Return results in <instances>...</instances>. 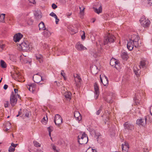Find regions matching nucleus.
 I'll list each match as a JSON object with an SVG mask.
<instances>
[{
	"instance_id": "f257e3e1",
	"label": "nucleus",
	"mask_w": 152,
	"mask_h": 152,
	"mask_svg": "<svg viewBox=\"0 0 152 152\" xmlns=\"http://www.w3.org/2000/svg\"><path fill=\"white\" fill-rule=\"evenodd\" d=\"M139 37L137 35L133 34L131 38L128 41L127 47L129 50H132L134 47L138 48L140 46L141 43L139 40Z\"/></svg>"
},
{
	"instance_id": "f03ea898",
	"label": "nucleus",
	"mask_w": 152,
	"mask_h": 152,
	"mask_svg": "<svg viewBox=\"0 0 152 152\" xmlns=\"http://www.w3.org/2000/svg\"><path fill=\"white\" fill-rule=\"evenodd\" d=\"M77 138L78 142L80 144H86L88 141V137L85 133L80 134Z\"/></svg>"
},
{
	"instance_id": "7ed1b4c3",
	"label": "nucleus",
	"mask_w": 152,
	"mask_h": 152,
	"mask_svg": "<svg viewBox=\"0 0 152 152\" xmlns=\"http://www.w3.org/2000/svg\"><path fill=\"white\" fill-rule=\"evenodd\" d=\"M115 38V37L112 34H108L107 37L104 38V44L108 45L109 44L113 42L114 41Z\"/></svg>"
},
{
	"instance_id": "20e7f679",
	"label": "nucleus",
	"mask_w": 152,
	"mask_h": 152,
	"mask_svg": "<svg viewBox=\"0 0 152 152\" xmlns=\"http://www.w3.org/2000/svg\"><path fill=\"white\" fill-rule=\"evenodd\" d=\"M39 74L37 73L34 75L33 76V78L35 83H38L39 85H40L44 83H40L41 81H42L44 82L45 80L42 78V76Z\"/></svg>"
},
{
	"instance_id": "39448f33",
	"label": "nucleus",
	"mask_w": 152,
	"mask_h": 152,
	"mask_svg": "<svg viewBox=\"0 0 152 152\" xmlns=\"http://www.w3.org/2000/svg\"><path fill=\"white\" fill-rule=\"evenodd\" d=\"M140 21L141 25L144 28L148 27L150 24V21L148 19H146L144 16H142Z\"/></svg>"
},
{
	"instance_id": "423d86ee",
	"label": "nucleus",
	"mask_w": 152,
	"mask_h": 152,
	"mask_svg": "<svg viewBox=\"0 0 152 152\" xmlns=\"http://www.w3.org/2000/svg\"><path fill=\"white\" fill-rule=\"evenodd\" d=\"M19 46L23 50L27 51L29 50L31 48H32V46L29 45L28 42L26 41L23 42L19 44Z\"/></svg>"
},
{
	"instance_id": "0eeeda50",
	"label": "nucleus",
	"mask_w": 152,
	"mask_h": 152,
	"mask_svg": "<svg viewBox=\"0 0 152 152\" xmlns=\"http://www.w3.org/2000/svg\"><path fill=\"white\" fill-rule=\"evenodd\" d=\"M73 76L74 77L76 86L77 88H80V82L82 81L81 77L77 74H74Z\"/></svg>"
},
{
	"instance_id": "6e6552de",
	"label": "nucleus",
	"mask_w": 152,
	"mask_h": 152,
	"mask_svg": "<svg viewBox=\"0 0 152 152\" xmlns=\"http://www.w3.org/2000/svg\"><path fill=\"white\" fill-rule=\"evenodd\" d=\"M54 122L55 124L59 127L62 123V118L59 115L57 114L55 115Z\"/></svg>"
},
{
	"instance_id": "1a4fd4ad",
	"label": "nucleus",
	"mask_w": 152,
	"mask_h": 152,
	"mask_svg": "<svg viewBox=\"0 0 152 152\" xmlns=\"http://www.w3.org/2000/svg\"><path fill=\"white\" fill-rule=\"evenodd\" d=\"M10 103L12 107L14 106L16 104L17 99L13 92H12L10 98Z\"/></svg>"
},
{
	"instance_id": "9d476101",
	"label": "nucleus",
	"mask_w": 152,
	"mask_h": 152,
	"mask_svg": "<svg viewBox=\"0 0 152 152\" xmlns=\"http://www.w3.org/2000/svg\"><path fill=\"white\" fill-rule=\"evenodd\" d=\"M136 96L134 97V100L137 104H140V99L144 95V93L142 91H139L138 94H136Z\"/></svg>"
},
{
	"instance_id": "9b49d317",
	"label": "nucleus",
	"mask_w": 152,
	"mask_h": 152,
	"mask_svg": "<svg viewBox=\"0 0 152 152\" xmlns=\"http://www.w3.org/2000/svg\"><path fill=\"white\" fill-rule=\"evenodd\" d=\"M110 64L118 69L119 67V62L115 58L112 59L110 62Z\"/></svg>"
},
{
	"instance_id": "f8f14e48",
	"label": "nucleus",
	"mask_w": 152,
	"mask_h": 152,
	"mask_svg": "<svg viewBox=\"0 0 152 152\" xmlns=\"http://www.w3.org/2000/svg\"><path fill=\"white\" fill-rule=\"evenodd\" d=\"M146 117H145L144 118L138 119L137 121L136 124L140 126H144L146 123Z\"/></svg>"
},
{
	"instance_id": "ddd939ff",
	"label": "nucleus",
	"mask_w": 152,
	"mask_h": 152,
	"mask_svg": "<svg viewBox=\"0 0 152 152\" xmlns=\"http://www.w3.org/2000/svg\"><path fill=\"white\" fill-rule=\"evenodd\" d=\"M94 94L95 96L94 97L96 99H97L99 96V86L96 83H95L94 85Z\"/></svg>"
},
{
	"instance_id": "4468645a",
	"label": "nucleus",
	"mask_w": 152,
	"mask_h": 152,
	"mask_svg": "<svg viewBox=\"0 0 152 152\" xmlns=\"http://www.w3.org/2000/svg\"><path fill=\"white\" fill-rule=\"evenodd\" d=\"M34 14L35 19L36 20L38 21L41 20L42 15V13L40 11H35Z\"/></svg>"
},
{
	"instance_id": "2eb2a0df",
	"label": "nucleus",
	"mask_w": 152,
	"mask_h": 152,
	"mask_svg": "<svg viewBox=\"0 0 152 152\" xmlns=\"http://www.w3.org/2000/svg\"><path fill=\"white\" fill-rule=\"evenodd\" d=\"M125 129L128 130H132L134 129V126L128 122H125L124 124Z\"/></svg>"
},
{
	"instance_id": "dca6fc26",
	"label": "nucleus",
	"mask_w": 152,
	"mask_h": 152,
	"mask_svg": "<svg viewBox=\"0 0 152 152\" xmlns=\"http://www.w3.org/2000/svg\"><path fill=\"white\" fill-rule=\"evenodd\" d=\"M76 48L77 50L80 51L87 50L86 48L80 42L77 43L76 45Z\"/></svg>"
},
{
	"instance_id": "f3484780",
	"label": "nucleus",
	"mask_w": 152,
	"mask_h": 152,
	"mask_svg": "<svg viewBox=\"0 0 152 152\" xmlns=\"http://www.w3.org/2000/svg\"><path fill=\"white\" fill-rule=\"evenodd\" d=\"M23 37V35L20 33L17 34L14 37V41L15 42L19 41Z\"/></svg>"
},
{
	"instance_id": "a211bd4d",
	"label": "nucleus",
	"mask_w": 152,
	"mask_h": 152,
	"mask_svg": "<svg viewBox=\"0 0 152 152\" xmlns=\"http://www.w3.org/2000/svg\"><path fill=\"white\" fill-rule=\"evenodd\" d=\"M100 79L101 82L102 83L104 86H106L108 84V80L107 77L104 76L102 79L100 75Z\"/></svg>"
},
{
	"instance_id": "6ab92c4d",
	"label": "nucleus",
	"mask_w": 152,
	"mask_h": 152,
	"mask_svg": "<svg viewBox=\"0 0 152 152\" xmlns=\"http://www.w3.org/2000/svg\"><path fill=\"white\" fill-rule=\"evenodd\" d=\"M121 147L123 152H128L129 147L128 143H125L124 145L123 144Z\"/></svg>"
},
{
	"instance_id": "aec40b11",
	"label": "nucleus",
	"mask_w": 152,
	"mask_h": 152,
	"mask_svg": "<svg viewBox=\"0 0 152 152\" xmlns=\"http://www.w3.org/2000/svg\"><path fill=\"white\" fill-rule=\"evenodd\" d=\"M74 115L76 119L78 121H80L82 119L80 113L77 111L74 112Z\"/></svg>"
},
{
	"instance_id": "412c9836",
	"label": "nucleus",
	"mask_w": 152,
	"mask_h": 152,
	"mask_svg": "<svg viewBox=\"0 0 152 152\" xmlns=\"http://www.w3.org/2000/svg\"><path fill=\"white\" fill-rule=\"evenodd\" d=\"M25 21L26 23L28 25H31L33 23V20L30 17H26L25 18Z\"/></svg>"
},
{
	"instance_id": "4be33fe9",
	"label": "nucleus",
	"mask_w": 152,
	"mask_h": 152,
	"mask_svg": "<svg viewBox=\"0 0 152 152\" xmlns=\"http://www.w3.org/2000/svg\"><path fill=\"white\" fill-rule=\"evenodd\" d=\"M121 55L123 59L126 60L128 58V55L127 53L125 50L122 51Z\"/></svg>"
},
{
	"instance_id": "5701e85b",
	"label": "nucleus",
	"mask_w": 152,
	"mask_h": 152,
	"mask_svg": "<svg viewBox=\"0 0 152 152\" xmlns=\"http://www.w3.org/2000/svg\"><path fill=\"white\" fill-rule=\"evenodd\" d=\"M29 87H28V89L31 91H33L35 90L36 85L35 83L31 84L28 85Z\"/></svg>"
},
{
	"instance_id": "b1692460",
	"label": "nucleus",
	"mask_w": 152,
	"mask_h": 152,
	"mask_svg": "<svg viewBox=\"0 0 152 152\" xmlns=\"http://www.w3.org/2000/svg\"><path fill=\"white\" fill-rule=\"evenodd\" d=\"M38 26L40 30H44L46 29L44 23L42 21L39 24Z\"/></svg>"
},
{
	"instance_id": "393cba45",
	"label": "nucleus",
	"mask_w": 152,
	"mask_h": 152,
	"mask_svg": "<svg viewBox=\"0 0 152 152\" xmlns=\"http://www.w3.org/2000/svg\"><path fill=\"white\" fill-rule=\"evenodd\" d=\"M72 94L70 92H66L64 93V96L65 98L67 99H71V96Z\"/></svg>"
},
{
	"instance_id": "a878e982",
	"label": "nucleus",
	"mask_w": 152,
	"mask_h": 152,
	"mask_svg": "<svg viewBox=\"0 0 152 152\" xmlns=\"http://www.w3.org/2000/svg\"><path fill=\"white\" fill-rule=\"evenodd\" d=\"M93 9L94 12L98 14L101 13L102 11V9L101 6H100L98 9L96 8L95 7H94Z\"/></svg>"
},
{
	"instance_id": "bb28decb",
	"label": "nucleus",
	"mask_w": 152,
	"mask_h": 152,
	"mask_svg": "<svg viewBox=\"0 0 152 152\" xmlns=\"http://www.w3.org/2000/svg\"><path fill=\"white\" fill-rule=\"evenodd\" d=\"M45 30L43 32V34L45 37H48L50 35V33L48 30L45 29Z\"/></svg>"
},
{
	"instance_id": "cd10ccee",
	"label": "nucleus",
	"mask_w": 152,
	"mask_h": 152,
	"mask_svg": "<svg viewBox=\"0 0 152 152\" xmlns=\"http://www.w3.org/2000/svg\"><path fill=\"white\" fill-rule=\"evenodd\" d=\"M134 72L135 74L137 76H139L140 73V72L139 71V69H138L137 67L135 66L134 67Z\"/></svg>"
},
{
	"instance_id": "c85d7f7f",
	"label": "nucleus",
	"mask_w": 152,
	"mask_h": 152,
	"mask_svg": "<svg viewBox=\"0 0 152 152\" xmlns=\"http://www.w3.org/2000/svg\"><path fill=\"white\" fill-rule=\"evenodd\" d=\"M92 55L95 58H97L100 56V53L96 51L93 52L92 53Z\"/></svg>"
},
{
	"instance_id": "c756f323",
	"label": "nucleus",
	"mask_w": 152,
	"mask_h": 152,
	"mask_svg": "<svg viewBox=\"0 0 152 152\" xmlns=\"http://www.w3.org/2000/svg\"><path fill=\"white\" fill-rule=\"evenodd\" d=\"M5 14H0V22H4V18Z\"/></svg>"
},
{
	"instance_id": "7c9ffc66",
	"label": "nucleus",
	"mask_w": 152,
	"mask_h": 152,
	"mask_svg": "<svg viewBox=\"0 0 152 152\" xmlns=\"http://www.w3.org/2000/svg\"><path fill=\"white\" fill-rule=\"evenodd\" d=\"M36 59L39 61L40 63L42 62V55H39L36 56Z\"/></svg>"
},
{
	"instance_id": "2f4dec72",
	"label": "nucleus",
	"mask_w": 152,
	"mask_h": 152,
	"mask_svg": "<svg viewBox=\"0 0 152 152\" xmlns=\"http://www.w3.org/2000/svg\"><path fill=\"white\" fill-rule=\"evenodd\" d=\"M0 64L1 67L3 68H5L7 67L6 63L3 60H1Z\"/></svg>"
},
{
	"instance_id": "473e14b6",
	"label": "nucleus",
	"mask_w": 152,
	"mask_h": 152,
	"mask_svg": "<svg viewBox=\"0 0 152 152\" xmlns=\"http://www.w3.org/2000/svg\"><path fill=\"white\" fill-rule=\"evenodd\" d=\"M145 60H142L141 61L140 63V68H141L142 67V68H144L146 64L145 63Z\"/></svg>"
},
{
	"instance_id": "72a5a7b5",
	"label": "nucleus",
	"mask_w": 152,
	"mask_h": 152,
	"mask_svg": "<svg viewBox=\"0 0 152 152\" xmlns=\"http://www.w3.org/2000/svg\"><path fill=\"white\" fill-rule=\"evenodd\" d=\"M105 100L107 102L109 103H112L113 102V100L111 99L109 96H108L107 98L105 99Z\"/></svg>"
},
{
	"instance_id": "f704fd0d",
	"label": "nucleus",
	"mask_w": 152,
	"mask_h": 152,
	"mask_svg": "<svg viewBox=\"0 0 152 152\" xmlns=\"http://www.w3.org/2000/svg\"><path fill=\"white\" fill-rule=\"evenodd\" d=\"M24 111L25 112V115L23 116L24 118L25 117H26L28 118L29 115V112L27 110H24Z\"/></svg>"
},
{
	"instance_id": "c9c22d12",
	"label": "nucleus",
	"mask_w": 152,
	"mask_h": 152,
	"mask_svg": "<svg viewBox=\"0 0 152 152\" xmlns=\"http://www.w3.org/2000/svg\"><path fill=\"white\" fill-rule=\"evenodd\" d=\"M79 8L80 10V15H83L84 13V10L85 8L83 7H80Z\"/></svg>"
},
{
	"instance_id": "e433bc0d",
	"label": "nucleus",
	"mask_w": 152,
	"mask_h": 152,
	"mask_svg": "<svg viewBox=\"0 0 152 152\" xmlns=\"http://www.w3.org/2000/svg\"><path fill=\"white\" fill-rule=\"evenodd\" d=\"M4 106L5 108L7 107L10 105V104L8 101H4Z\"/></svg>"
},
{
	"instance_id": "4c0bfd02",
	"label": "nucleus",
	"mask_w": 152,
	"mask_h": 152,
	"mask_svg": "<svg viewBox=\"0 0 152 152\" xmlns=\"http://www.w3.org/2000/svg\"><path fill=\"white\" fill-rule=\"evenodd\" d=\"M33 143L34 146L36 147H39L40 146V144L36 141H34Z\"/></svg>"
},
{
	"instance_id": "58836bf2",
	"label": "nucleus",
	"mask_w": 152,
	"mask_h": 152,
	"mask_svg": "<svg viewBox=\"0 0 152 152\" xmlns=\"http://www.w3.org/2000/svg\"><path fill=\"white\" fill-rule=\"evenodd\" d=\"M6 127L10 128L11 127V123L9 121L6 123L5 125Z\"/></svg>"
},
{
	"instance_id": "ea45409f",
	"label": "nucleus",
	"mask_w": 152,
	"mask_h": 152,
	"mask_svg": "<svg viewBox=\"0 0 152 152\" xmlns=\"http://www.w3.org/2000/svg\"><path fill=\"white\" fill-rule=\"evenodd\" d=\"M14 92H13L14 94L15 95V96L17 95L18 96V97L19 98L20 97L19 95H18V90L16 89H14Z\"/></svg>"
},
{
	"instance_id": "a19ab883",
	"label": "nucleus",
	"mask_w": 152,
	"mask_h": 152,
	"mask_svg": "<svg viewBox=\"0 0 152 152\" xmlns=\"http://www.w3.org/2000/svg\"><path fill=\"white\" fill-rule=\"evenodd\" d=\"M15 150V148H12L11 146L9 147L8 151L9 152H13Z\"/></svg>"
},
{
	"instance_id": "79ce46f5",
	"label": "nucleus",
	"mask_w": 152,
	"mask_h": 152,
	"mask_svg": "<svg viewBox=\"0 0 152 152\" xmlns=\"http://www.w3.org/2000/svg\"><path fill=\"white\" fill-rule=\"evenodd\" d=\"M5 45H4L2 44L0 45V52H1L4 48Z\"/></svg>"
},
{
	"instance_id": "37998d69",
	"label": "nucleus",
	"mask_w": 152,
	"mask_h": 152,
	"mask_svg": "<svg viewBox=\"0 0 152 152\" xmlns=\"http://www.w3.org/2000/svg\"><path fill=\"white\" fill-rule=\"evenodd\" d=\"M50 15L52 17H54V18H56L57 16L56 14L53 12H51Z\"/></svg>"
},
{
	"instance_id": "c03bdc74",
	"label": "nucleus",
	"mask_w": 152,
	"mask_h": 152,
	"mask_svg": "<svg viewBox=\"0 0 152 152\" xmlns=\"http://www.w3.org/2000/svg\"><path fill=\"white\" fill-rule=\"evenodd\" d=\"M102 107H100V108H99V110H98L97 111V112H96V114L98 115H99L100 113H101V110L102 109Z\"/></svg>"
},
{
	"instance_id": "a18cd8bd",
	"label": "nucleus",
	"mask_w": 152,
	"mask_h": 152,
	"mask_svg": "<svg viewBox=\"0 0 152 152\" xmlns=\"http://www.w3.org/2000/svg\"><path fill=\"white\" fill-rule=\"evenodd\" d=\"M49 132H51L53 130V127L52 126H50L48 128Z\"/></svg>"
},
{
	"instance_id": "49530a36",
	"label": "nucleus",
	"mask_w": 152,
	"mask_h": 152,
	"mask_svg": "<svg viewBox=\"0 0 152 152\" xmlns=\"http://www.w3.org/2000/svg\"><path fill=\"white\" fill-rule=\"evenodd\" d=\"M52 7L53 9H55L57 7V6L55 4H52Z\"/></svg>"
},
{
	"instance_id": "de8ad7c7",
	"label": "nucleus",
	"mask_w": 152,
	"mask_h": 152,
	"mask_svg": "<svg viewBox=\"0 0 152 152\" xmlns=\"http://www.w3.org/2000/svg\"><path fill=\"white\" fill-rule=\"evenodd\" d=\"M83 34L81 36V38L82 39L84 40L85 39V33L84 31H83Z\"/></svg>"
},
{
	"instance_id": "09e8293b",
	"label": "nucleus",
	"mask_w": 152,
	"mask_h": 152,
	"mask_svg": "<svg viewBox=\"0 0 152 152\" xmlns=\"http://www.w3.org/2000/svg\"><path fill=\"white\" fill-rule=\"evenodd\" d=\"M17 145H18L17 144H14V143H12L11 144V146L13 147L14 148L17 146Z\"/></svg>"
},
{
	"instance_id": "8fccbe9b",
	"label": "nucleus",
	"mask_w": 152,
	"mask_h": 152,
	"mask_svg": "<svg viewBox=\"0 0 152 152\" xmlns=\"http://www.w3.org/2000/svg\"><path fill=\"white\" fill-rule=\"evenodd\" d=\"M56 19V24H57L58 23V22L59 21V19L57 17V16L56 17V18H55Z\"/></svg>"
},
{
	"instance_id": "3c124183",
	"label": "nucleus",
	"mask_w": 152,
	"mask_h": 152,
	"mask_svg": "<svg viewBox=\"0 0 152 152\" xmlns=\"http://www.w3.org/2000/svg\"><path fill=\"white\" fill-rule=\"evenodd\" d=\"M66 16L68 17V18H69L70 16L71 15H72V13L71 12H69V13H67L66 14Z\"/></svg>"
},
{
	"instance_id": "603ef678",
	"label": "nucleus",
	"mask_w": 152,
	"mask_h": 152,
	"mask_svg": "<svg viewBox=\"0 0 152 152\" xmlns=\"http://www.w3.org/2000/svg\"><path fill=\"white\" fill-rule=\"evenodd\" d=\"M51 145L52 146V148H53V149L54 151H57L56 149V147L53 145Z\"/></svg>"
},
{
	"instance_id": "864d4df0",
	"label": "nucleus",
	"mask_w": 152,
	"mask_h": 152,
	"mask_svg": "<svg viewBox=\"0 0 152 152\" xmlns=\"http://www.w3.org/2000/svg\"><path fill=\"white\" fill-rule=\"evenodd\" d=\"M30 3H33L34 4L35 3V0H28Z\"/></svg>"
},
{
	"instance_id": "5fc2aeb1",
	"label": "nucleus",
	"mask_w": 152,
	"mask_h": 152,
	"mask_svg": "<svg viewBox=\"0 0 152 152\" xmlns=\"http://www.w3.org/2000/svg\"><path fill=\"white\" fill-rule=\"evenodd\" d=\"M8 87V86L7 85L5 84L4 85V88L5 90H6L7 89Z\"/></svg>"
},
{
	"instance_id": "6e6d98bb",
	"label": "nucleus",
	"mask_w": 152,
	"mask_h": 152,
	"mask_svg": "<svg viewBox=\"0 0 152 152\" xmlns=\"http://www.w3.org/2000/svg\"><path fill=\"white\" fill-rule=\"evenodd\" d=\"M61 74L63 77L65 76V74L64 72V71L63 70L61 71Z\"/></svg>"
},
{
	"instance_id": "4d7b16f0",
	"label": "nucleus",
	"mask_w": 152,
	"mask_h": 152,
	"mask_svg": "<svg viewBox=\"0 0 152 152\" xmlns=\"http://www.w3.org/2000/svg\"><path fill=\"white\" fill-rule=\"evenodd\" d=\"M144 152H149V150L148 149L144 148L143 149Z\"/></svg>"
},
{
	"instance_id": "13d9d810",
	"label": "nucleus",
	"mask_w": 152,
	"mask_h": 152,
	"mask_svg": "<svg viewBox=\"0 0 152 152\" xmlns=\"http://www.w3.org/2000/svg\"><path fill=\"white\" fill-rule=\"evenodd\" d=\"M148 4L151 5L152 4V2L151 1V0H148Z\"/></svg>"
},
{
	"instance_id": "bf43d9fd",
	"label": "nucleus",
	"mask_w": 152,
	"mask_h": 152,
	"mask_svg": "<svg viewBox=\"0 0 152 152\" xmlns=\"http://www.w3.org/2000/svg\"><path fill=\"white\" fill-rule=\"evenodd\" d=\"M150 112L151 114L152 115V105L150 109Z\"/></svg>"
},
{
	"instance_id": "052dcab7",
	"label": "nucleus",
	"mask_w": 152,
	"mask_h": 152,
	"mask_svg": "<svg viewBox=\"0 0 152 152\" xmlns=\"http://www.w3.org/2000/svg\"><path fill=\"white\" fill-rule=\"evenodd\" d=\"M21 110H20V111L18 112V114L20 115L21 114L22 112L21 111Z\"/></svg>"
},
{
	"instance_id": "680f3d73",
	"label": "nucleus",
	"mask_w": 152,
	"mask_h": 152,
	"mask_svg": "<svg viewBox=\"0 0 152 152\" xmlns=\"http://www.w3.org/2000/svg\"><path fill=\"white\" fill-rule=\"evenodd\" d=\"M46 121V120L45 119V118L44 117L42 120V121Z\"/></svg>"
},
{
	"instance_id": "e2e57ef3",
	"label": "nucleus",
	"mask_w": 152,
	"mask_h": 152,
	"mask_svg": "<svg viewBox=\"0 0 152 152\" xmlns=\"http://www.w3.org/2000/svg\"><path fill=\"white\" fill-rule=\"evenodd\" d=\"M10 128H7V127L6 129H5V131H7V130H9V129Z\"/></svg>"
},
{
	"instance_id": "0e129e2a",
	"label": "nucleus",
	"mask_w": 152,
	"mask_h": 152,
	"mask_svg": "<svg viewBox=\"0 0 152 152\" xmlns=\"http://www.w3.org/2000/svg\"><path fill=\"white\" fill-rule=\"evenodd\" d=\"M37 152H43V151L41 150H39L37 151Z\"/></svg>"
},
{
	"instance_id": "69168bd1",
	"label": "nucleus",
	"mask_w": 152,
	"mask_h": 152,
	"mask_svg": "<svg viewBox=\"0 0 152 152\" xmlns=\"http://www.w3.org/2000/svg\"><path fill=\"white\" fill-rule=\"evenodd\" d=\"M49 136H50V137H51V132H49Z\"/></svg>"
},
{
	"instance_id": "338daca9",
	"label": "nucleus",
	"mask_w": 152,
	"mask_h": 152,
	"mask_svg": "<svg viewBox=\"0 0 152 152\" xmlns=\"http://www.w3.org/2000/svg\"><path fill=\"white\" fill-rule=\"evenodd\" d=\"M63 77H64V80H66V77H65V76H64Z\"/></svg>"
},
{
	"instance_id": "774afa93",
	"label": "nucleus",
	"mask_w": 152,
	"mask_h": 152,
	"mask_svg": "<svg viewBox=\"0 0 152 152\" xmlns=\"http://www.w3.org/2000/svg\"><path fill=\"white\" fill-rule=\"evenodd\" d=\"M92 152H96V151L95 150H93Z\"/></svg>"
}]
</instances>
